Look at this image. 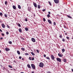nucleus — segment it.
<instances>
[{
    "label": "nucleus",
    "instance_id": "f257e3e1",
    "mask_svg": "<svg viewBox=\"0 0 73 73\" xmlns=\"http://www.w3.org/2000/svg\"><path fill=\"white\" fill-rule=\"evenodd\" d=\"M44 63L42 62H41L39 63V66L40 68H42L44 67Z\"/></svg>",
    "mask_w": 73,
    "mask_h": 73
},
{
    "label": "nucleus",
    "instance_id": "f03ea898",
    "mask_svg": "<svg viewBox=\"0 0 73 73\" xmlns=\"http://www.w3.org/2000/svg\"><path fill=\"white\" fill-rule=\"evenodd\" d=\"M31 67L33 69H36V67H35V65L33 64H31Z\"/></svg>",
    "mask_w": 73,
    "mask_h": 73
},
{
    "label": "nucleus",
    "instance_id": "7ed1b4c3",
    "mask_svg": "<svg viewBox=\"0 0 73 73\" xmlns=\"http://www.w3.org/2000/svg\"><path fill=\"white\" fill-rule=\"evenodd\" d=\"M56 60L59 62H61V59L60 58H56Z\"/></svg>",
    "mask_w": 73,
    "mask_h": 73
},
{
    "label": "nucleus",
    "instance_id": "20e7f679",
    "mask_svg": "<svg viewBox=\"0 0 73 73\" xmlns=\"http://www.w3.org/2000/svg\"><path fill=\"white\" fill-rule=\"evenodd\" d=\"M54 1L56 4H58L59 3V0H54Z\"/></svg>",
    "mask_w": 73,
    "mask_h": 73
},
{
    "label": "nucleus",
    "instance_id": "39448f33",
    "mask_svg": "<svg viewBox=\"0 0 73 73\" xmlns=\"http://www.w3.org/2000/svg\"><path fill=\"white\" fill-rule=\"evenodd\" d=\"M51 58L52 60H54V56L53 55H52L51 56Z\"/></svg>",
    "mask_w": 73,
    "mask_h": 73
},
{
    "label": "nucleus",
    "instance_id": "423d86ee",
    "mask_svg": "<svg viewBox=\"0 0 73 73\" xmlns=\"http://www.w3.org/2000/svg\"><path fill=\"white\" fill-rule=\"evenodd\" d=\"M5 50L6 51V52H8L9 50H10V49L8 48H5Z\"/></svg>",
    "mask_w": 73,
    "mask_h": 73
},
{
    "label": "nucleus",
    "instance_id": "0eeeda50",
    "mask_svg": "<svg viewBox=\"0 0 73 73\" xmlns=\"http://www.w3.org/2000/svg\"><path fill=\"white\" fill-rule=\"evenodd\" d=\"M31 40L33 42H36V40H35V39L34 38H31Z\"/></svg>",
    "mask_w": 73,
    "mask_h": 73
},
{
    "label": "nucleus",
    "instance_id": "6e6552de",
    "mask_svg": "<svg viewBox=\"0 0 73 73\" xmlns=\"http://www.w3.org/2000/svg\"><path fill=\"white\" fill-rule=\"evenodd\" d=\"M31 10H32L31 8L29 7H28V11H29V12H31Z\"/></svg>",
    "mask_w": 73,
    "mask_h": 73
},
{
    "label": "nucleus",
    "instance_id": "1a4fd4ad",
    "mask_svg": "<svg viewBox=\"0 0 73 73\" xmlns=\"http://www.w3.org/2000/svg\"><path fill=\"white\" fill-rule=\"evenodd\" d=\"M58 55L59 57H62L63 56L62 54H60V53H58Z\"/></svg>",
    "mask_w": 73,
    "mask_h": 73
},
{
    "label": "nucleus",
    "instance_id": "9d476101",
    "mask_svg": "<svg viewBox=\"0 0 73 73\" xmlns=\"http://www.w3.org/2000/svg\"><path fill=\"white\" fill-rule=\"evenodd\" d=\"M27 67L29 68L30 69H31L32 68H31V66H30V65L29 64H28L27 65Z\"/></svg>",
    "mask_w": 73,
    "mask_h": 73
},
{
    "label": "nucleus",
    "instance_id": "9b49d317",
    "mask_svg": "<svg viewBox=\"0 0 73 73\" xmlns=\"http://www.w3.org/2000/svg\"><path fill=\"white\" fill-rule=\"evenodd\" d=\"M2 27H3V28H5V25H4V24H3L2 25Z\"/></svg>",
    "mask_w": 73,
    "mask_h": 73
},
{
    "label": "nucleus",
    "instance_id": "f8f14e48",
    "mask_svg": "<svg viewBox=\"0 0 73 73\" xmlns=\"http://www.w3.org/2000/svg\"><path fill=\"white\" fill-rule=\"evenodd\" d=\"M33 5L35 8H37V4L36 3H34Z\"/></svg>",
    "mask_w": 73,
    "mask_h": 73
},
{
    "label": "nucleus",
    "instance_id": "ddd939ff",
    "mask_svg": "<svg viewBox=\"0 0 73 73\" xmlns=\"http://www.w3.org/2000/svg\"><path fill=\"white\" fill-rule=\"evenodd\" d=\"M48 22L49 23V24H52V22L50 20L48 19Z\"/></svg>",
    "mask_w": 73,
    "mask_h": 73
},
{
    "label": "nucleus",
    "instance_id": "4468645a",
    "mask_svg": "<svg viewBox=\"0 0 73 73\" xmlns=\"http://www.w3.org/2000/svg\"><path fill=\"white\" fill-rule=\"evenodd\" d=\"M21 49L22 51H25V48L23 47L21 48Z\"/></svg>",
    "mask_w": 73,
    "mask_h": 73
},
{
    "label": "nucleus",
    "instance_id": "2eb2a0df",
    "mask_svg": "<svg viewBox=\"0 0 73 73\" xmlns=\"http://www.w3.org/2000/svg\"><path fill=\"white\" fill-rule=\"evenodd\" d=\"M13 8L14 9H16V7H15V6H13Z\"/></svg>",
    "mask_w": 73,
    "mask_h": 73
},
{
    "label": "nucleus",
    "instance_id": "dca6fc26",
    "mask_svg": "<svg viewBox=\"0 0 73 73\" xmlns=\"http://www.w3.org/2000/svg\"><path fill=\"white\" fill-rule=\"evenodd\" d=\"M17 53H18V54H20V51L19 50L17 51Z\"/></svg>",
    "mask_w": 73,
    "mask_h": 73
},
{
    "label": "nucleus",
    "instance_id": "f3484780",
    "mask_svg": "<svg viewBox=\"0 0 73 73\" xmlns=\"http://www.w3.org/2000/svg\"><path fill=\"white\" fill-rule=\"evenodd\" d=\"M37 7H38V9H40L41 6H40V5H38L37 6Z\"/></svg>",
    "mask_w": 73,
    "mask_h": 73
},
{
    "label": "nucleus",
    "instance_id": "a211bd4d",
    "mask_svg": "<svg viewBox=\"0 0 73 73\" xmlns=\"http://www.w3.org/2000/svg\"><path fill=\"white\" fill-rule=\"evenodd\" d=\"M67 17L68 18H69V19H72V17H70V16L69 15H67Z\"/></svg>",
    "mask_w": 73,
    "mask_h": 73
},
{
    "label": "nucleus",
    "instance_id": "6ab92c4d",
    "mask_svg": "<svg viewBox=\"0 0 73 73\" xmlns=\"http://www.w3.org/2000/svg\"><path fill=\"white\" fill-rule=\"evenodd\" d=\"M31 54L33 55V56H35V53H33V52H31Z\"/></svg>",
    "mask_w": 73,
    "mask_h": 73
},
{
    "label": "nucleus",
    "instance_id": "aec40b11",
    "mask_svg": "<svg viewBox=\"0 0 73 73\" xmlns=\"http://www.w3.org/2000/svg\"><path fill=\"white\" fill-rule=\"evenodd\" d=\"M25 31H28V28H27V27L25 28Z\"/></svg>",
    "mask_w": 73,
    "mask_h": 73
},
{
    "label": "nucleus",
    "instance_id": "412c9836",
    "mask_svg": "<svg viewBox=\"0 0 73 73\" xmlns=\"http://www.w3.org/2000/svg\"><path fill=\"white\" fill-rule=\"evenodd\" d=\"M46 59H47V60H50V58H49V57L47 56V57H46Z\"/></svg>",
    "mask_w": 73,
    "mask_h": 73
},
{
    "label": "nucleus",
    "instance_id": "4be33fe9",
    "mask_svg": "<svg viewBox=\"0 0 73 73\" xmlns=\"http://www.w3.org/2000/svg\"><path fill=\"white\" fill-rule=\"evenodd\" d=\"M22 30L21 29V28H20L19 29V32H21V31H22Z\"/></svg>",
    "mask_w": 73,
    "mask_h": 73
},
{
    "label": "nucleus",
    "instance_id": "5701e85b",
    "mask_svg": "<svg viewBox=\"0 0 73 73\" xmlns=\"http://www.w3.org/2000/svg\"><path fill=\"white\" fill-rule=\"evenodd\" d=\"M63 61L64 62H66V59H64L63 60Z\"/></svg>",
    "mask_w": 73,
    "mask_h": 73
},
{
    "label": "nucleus",
    "instance_id": "b1692460",
    "mask_svg": "<svg viewBox=\"0 0 73 73\" xmlns=\"http://www.w3.org/2000/svg\"><path fill=\"white\" fill-rule=\"evenodd\" d=\"M18 8H19V9H21V6H20L19 5H18Z\"/></svg>",
    "mask_w": 73,
    "mask_h": 73
},
{
    "label": "nucleus",
    "instance_id": "393cba45",
    "mask_svg": "<svg viewBox=\"0 0 73 73\" xmlns=\"http://www.w3.org/2000/svg\"><path fill=\"white\" fill-rule=\"evenodd\" d=\"M17 25L18 26V27H21V25H20V24L19 23H18Z\"/></svg>",
    "mask_w": 73,
    "mask_h": 73
},
{
    "label": "nucleus",
    "instance_id": "a878e982",
    "mask_svg": "<svg viewBox=\"0 0 73 73\" xmlns=\"http://www.w3.org/2000/svg\"><path fill=\"white\" fill-rule=\"evenodd\" d=\"M62 50L63 52H65V49L63 48Z\"/></svg>",
    "mask_w": 73,
    "mask_h": 73
},
{
    "label": "nucleus",
    "instance_id": "bb28decb",
    "mask_svg": "<svg viewBox=\"0 0 73 73\" xmlns=\"http://www.w3.org/2000/svg\"><path fill=\"white\" fill-rule=\"evenodd\" d=\"M8 66L9 68H12V66H11L10 65H9Z\"/></svg>",
    "mask_w": 73,
    "mask_h": 73
},
{
    "label": "nucleus",
    "instance_id": "cd10ccee",
    "mask_svg": "<svg viewBox=\"0 0 73 73\" xmlns=\"http://www.w3.org/2000/svg\"><path fill=\"white\" fill-rule=\"evenodd\" d=\"M29 59L30 60H32V57H29Z\"/></svg>",
    "mask_w": 73,
    "mask_h": 73
},
{
    "label": "nucleus",
    "instance_id": "c85d7f7f",
    "mask_svg": "<svg viewBox=\"0 0 73 73\" xmlns=\"http://www.w3.org/2000/svg\"><path fill=\"white\" fill-rule=\"evenodd\" d=\"M25 54L26 55V56H28V55H29V54L26 53Z\"/></svg>",
    "mask_w": 73,
    "mask_h": 73
},
{
    "label": "nucleus",
    "instance_id": "c756f323",
    "mask_svg": "<svg viewBox=\"0 0 73 73\" xmlns=\"http://www.w3.org/2000/svg\"><path fill=\"white\" fill-rule=\"evenodd\" d=\"M64 28H66V29H67V27L65 25H64Z\"/></svg>",
    "mask_w": 73,
    "mask_h": 73
},
{
    "label": "nucleus",
    "instance_id": "7c9ffc66",
    "mask_svg": "<svg viewBox=\"0 0 73 73\" xmlns=\"http://www.w3.org/2000/svg\"><path fill=\"white\" fill-rule=\"evenodd\" d=\"M0 16H3V13H0Z\"/></svg>",
    "mask_w": 73,
    "mask_h": 73
},
{
    "label": "nucleus",
    "instance_id": "2f4dec72",
    "mask_svg": "<svg viewBox=\"0 0 73 73\" xmlns=\"http://www.w3.org/2000/svg\"><path fill=\"white\" fill-rule=\"evenodd\" d=\"M48 3H49V4H50V6H52V4H51V3H50V2L48 1Z\"/></svg>",
    "mask_w": 73,
    "mask_h": 73
},
{
    "label": "nucleus",
    "instance_id": "473e14b6",
    "mask_svg": "<svg viewBox=\"0 0 73 73\" xmlns=\"http://www.w3.org/2000/svg\"><path fill=\"white\" fill-rule=\"evenodd\" d=\"M9 43L10 44H12V42L11 41H10Z\"/></svg>",
    "mask_w": 73,
    "mask_h": 73
},
{
    "label": "nucleus",
    "instance_id": "72a5a7b5",
    "mask_svg": "<svg viewBox=\"0 0 73 73\" xmlns=\"http://www.w3.org/2000/svg\"><path fill=\"white\" fill-rule=\"evenodd\" d=\"M5 17L6 18L7 17V15L6 14H5Z\"/></svg>",
    "mask_w": 73,
    "mask_h": 73
},
{
    "label": "nucleus",
    "instance_id": "f704fd0d",
    "mask_svg": "<svg viewBox=\"0 0 73 73\" xmlns=\"http://www.w3.org/2000/svg\"><path fill=\"white\" fill-rule=\"evenodd\" d=\"M62 41H63V42H65V39H64V38H63V39H62Z\"/></svg>",
    "mask_w": 73,
    "mask_h": 73
},
{
    "label": "nucleus",
    "instance_id": "c9c22d12",
    "mask_svg": "<svg viewBox=\"0 0 73 73\" xmlns=\"http://www.w3.org/2000/svg\"><path fill=\"white\" fill-rule=\"evenodd\" d=\"M25 21H28V19H27V18H25Z\"/></svg>",
    "mask_w": 73,
    "mask_h": 73
},
{
    "label": "nucleus",
    "instance_id": "e433bc0d",
    "mask_svg": "<svg viewBox=\"0 0 73 73\" xmlns=\"http://www.w3.org/2000/svg\"><path fill=\"white\" fill-rule=\"evenodd\" d=\"M48 17H50V15L49 14H48L47 16Z\"/></svg>",
    "mask_w": 73,
    "mask_h": 73
},
{
    "label": "nucleus",
    "instance_id": "4c0bfd02",
    "mask_svg": "<svg viewBox=\"0 0 73 73\" xmlns=\"http://www.w3.org/2000/svg\"><path fill=\"white\" fill-rule=\"evenodd\" d=\"M5 5H7V1H5Z\"/></svg>",
    "mask_w": 73,
    "mask_h": 73
},
{
    "label": "nucleus",
    "instance_id": "58836bf2",
    "mask_svg": "<svg viewBox=\"0 0 73 73\" xmlns=\"http://www.w3.org/2000/svg\"><path fill=\"white\" fill-rule=\"evenodd\" d=\"M59 37H60V38H62V35H60V36H59Z\"/></svg>",
    "mask_w": 73,
    "mask_h": 73
},
{
    "label": "nucleus",
    "instance_id": "ea45409f",
    "mask_svg": "<svg viewBox=\"0 0 73 73\" xmlns=\"http://www.w3.org/2000/svg\"><path fill=\"white\" fill-rule=\"evenodd\" d=\"M66 38H67V39H68V40H69V37H68V36H67L66 37Z\"/></svg>",
    "mask_w": 73,
    "mask_h": 73
},
{
    "label": "nucleus",
    "instance_id": "a19ab883",
    "mask_svg": "<svg viewBox=\"0 0 73 73\" xmlns=\"http://www.w3.org/2000/svg\"><path fill=\"white\" fill-rule=\"evenodd\" d=\"M43 20L44 21H46V20H45V19L44 18H43Z\"/></svg>",
    "mask_w": 73,
    "mask_h": 73
},
{
    "label": "nucleus",
    "instance_id": "79ce46f5",
    "mask_svg": "<svg viewBox=\"0 0 73 73\" xmlns=\"http://www.w3.org/2000/svg\"><path fill=\"white\" fill-rule=\"evenodd\" d=\"M35 60V58L34 57H33L32 59H31V60Z\"/></svg>",
    "mask_w": 73,
    "mask_h": 73
},
{
    "label": "nucleus",
    "instance_id": "37998d69",
    "mask_svg": "<svg viewBox=\"0 0 73 73\" xmlns=\"http://www.w3.org/2000/svg\"><path fill=\"white\" fill-rule=\"evenodd\" d=\"M36 52H37V53H39V51L38 50H36Z\"/></svg>",
    "mask_w": 73,
    "mask_h": 73
},
{
    "label": "nucleus",
    "instance_id": "c03bdc74",
    "mask_svg": "<svg viewBox=\"0 0 73 73\" xmlns=\"http://www.w3.org/2000/svg\"><path fill=\"white\" fill-rule=\"evenodd\" d=\"M56 23L54 22V25H56Z\"/></svg>",
    "mask_w": 73,
    "mask_h": 73
},
{
    "label": "nucleus",
    "instance_id": "a18cd8bd",
    "mask_svg": "<svg viewBox=\"0 0 73 73\" xmlns=\"http://www.w3.org/2000/svg\"><path fill=\"white\" fill-rule=\"evenodd\" d=\"M6 34L7 35H9V33L8 32H6Z\"/></svg>",
    "mask_w": 73,
    "mask_h": 73
},
{
    "label": "nucleus",
    "instance_id": "49530a36",
    "mask_svg": "<svg viewBox=\"0 0 73 73\" xmlns=\"http://www.w3.org/2000/svg\"><path fill=\"white\" fill-rule=\"evenodd\" d=\"M45 11V9H43L42 10L43 12H44Z\"/></svg>",
    "mask_w": 73,
    "mask_h": 73
},
{
    "label": "nucleus",
    "instance_id": "de8ad7c7",
    "mask_svg": "<svg viewBox=\"0 0 73 73\" xmlns=\"http://www.w3.org/2000/svg\"><path fill=\"white\" fill-rule=\"evenodd\" d=\"M19 59H21V56H20L19 57Z\"/></svg>",
    "mask_w": 73,
    "mask_h": 73
},
{
    "label": "nucleus",
    "instance_id": "09e8293b",
    "mask_svg": "<svg viewBox=\"0 0 73 73\" xmlns=\"http://www.w3.org/2000/svg\"><path fill=\"white\" fill-rule=\"evenodd\" d=\"M44 57H46V55H45V54H44Z\"/></svg>",
    "mask_w": 73,
    "mask_h": 73
},
{
    "label": "nucleus",
    "instance_id": "8fccbe9b",
    "mask_svg": "<svg viewBox=\"0 0 73 73\" xmlns=\"http://www.w3.org/2000/svg\"><path fill=\"white\" fill-rule=\"evenodd\" d=\"M47 73H51V72L49 71H48L47 72Z\"/></svg>",
    "mask_w": 73,
    "mask_h": 73
},
{
    "label": "nucleus",
    "instance_id": "3c124183",
    "mask_svg": "<svg viewBox=\"0 0 73 73\" xmlns=\"http://www.w3.org/2000/svg\"><path fill=\"white\" fill-rule=\"evenodd\" d=\"M0 39H1V40H3V37L1 38Z\"/></svg>",
    "mask_w": 73,
    "mask_h": 73
},
{
    "label": "nucleus",
    "instance_id": "603ef678",
    "mask_svg": "<svg viewBox=\"0 0 73 73\" xmlns=\"http://www.w3.org/2000/svg\"><path fill=\"white\" fill-rule=\"evenodd\" d=\"M2 36H4V34L3 33H1Z\"/></svg>",
    "mask_w": 73,
    "mask_h": 73
},
{
    "label": "nucleus",
    "instance_id": "864d4df0",
    "mask_svg": "<svg viewBox=\"0 0 73 73\" xmlns=\"http://www.w3.org/2000/svg\"><path fill=\"white\" fill-rule=\"evenodd\" d=\"M48 13L49 15H50V12H48Z\"/></svg>",
    "mask_w": 73,
    "mask_h": 73
},
{
    "label": "nucleus",
    "instance_id": "5fc2aeb1",
    "mask_svg": "<svg viewBox=\"0 0 73 73\" xmlns=\"http://www.w3.org/2000/svg\"><path fill=\"white\" fill-rule=\"evenodd\" d=\"M13 70H14V71H15V70H15V69H14L13 68Z\"/></svg>",
    "mask_w": 73,
    "mask_h": 73
},
{
    "label": "nucleus",
    "instance_id": "6e6d98bb",
    "mask_svg": "<svg viewBox=\"0 0 73 73\" xmlns=\"http://www.w3.org/2000/svg\"><path fill=\"white\" fill-rule=\"evenodd\" d=\"M13 62H15V63H16V61H15V60H14Z\"/></svg>",
    "mask_w": 73,
    "mask_h": 73
},
{
    "label": "nucleus",
    "instance_id": "4d7b16f0",
    "mask_svg": "<svg viewBox=\"0 0 73 73\" xmlns=\"http://www.w3.org/2000/svg\"><path fill=\"white\" fill-rule=\"evenodd\" d=\"M0 31L1 32H3L2 30H1V29H0Z\"/></svg>",
    "mask_w": 73,
    "mask_h": 73
},
{
    "label": "nucleus",
    "instance_id": "13d9d810",
    "mask_svg": "<svg viewBox=\"0 0 73 73\" xmlns=\"http://www.w3.org/2000/svg\"><path fill=\"white\" fill-rule=\"evenodd\" d=\"M22 60H23V61H24V59L23 58H22Z\"/></svg>",
    "mask_w": 73,
    "mask_h": 73
},
{
    "label": "nucleus",
    "instance_id": "bf43d9fd",
    "mask_svg": "<svg viewBox=\"0 0 73 73\" xmlns=\"http://www.w3.org/2000/svg\"><path fill=\"white\" fill-rule=\"evenodd\" d=\"M31 73H35V72L34 71H33Z\"/></svg>",
    "mask_w": 73,
    "mask_h": 73
},
{
    "label": "nucleus",
    "instance_id": "052dcab7",
    "mask_svg": "<svg viewBox=\"0 0 73 73\" xmlns=\"http://www.w3.org/2000/svg\"><path fill=\"white\" fill-rule=\"evenodd\" d=\"M72 72H73V69H72Z\"/></svg>",
    "mask_w": 73,
    "mask_h": 73
},
{
    "label": "nucleus",
    "instance_id": "680f3d73",
    "mask_svg": "<svg viewBox=\"0 0 73 73\" xmlns=\"http://www.w3.org/2000/svg\"><path fill=\"white\" fill-rule=\"evenodd\" d=\"M65 35H67V33H65Z\"/></svg>",
    "mask_w": 73,
    "mask_h": 73
},
{
    "label": "nucleus",
    "instance_id": "e2e57ef3",
    "mask_svg": "<svg viewBox=\"0 0 73 73\" xmlns=\"http://www.w3.org/2000/svg\"><path fill=\"white\" fill-rule=\"evenodd\" d=\"M7 28H9V26H7Z\"/></svg>",
    "mask_w": 73,
    "mask_h": 73
},
{
    "label": "nucleus",
    "instance_id": "0e129e2a",
    "mask_svg": "<svg viewBox=\"0 0 73 73\" xmlns=\"http://www.w3.org/2000/svg\"><path fill=\"white\" fill-rule=\"evenodd\" d=\"M0 53H1V50H0Z\"/></svg>",
    "mask_w": 73,
    "mask_h": 73
},
{
    "label": "nucleus",
    "instance_id": "69168bd1",
    "mask_svg": "<svg viewBox=\"0 0 73 73\" xmlns=\"http://www.w3.org/2000/svg\"><path fill=\"white\" fill-rule=\"evenodd\" d=\"M11 70H13V69H10Z\"/></svg>",
    "mask_w": 73,
    "mask_h": 73
},
{
    "label": "nucleus",
    "instance_id": "338daca9",
    "mask_svg": "<svg viewBox=\"0 0 73 73\" xmlns=\"http://www.w3.org/2000/svg\"><path fill=\"white\" fill-rule=\"evenodd\" d=\"M21 73H24V72H21Z\"/></svg>",
    "mask_w": 73,
    "mask_h": 73
},
{
    "label": "nucleus",
    "instance_id": "774afa93",
    "mask_svg": "<svg viewBox=\"0 0 73 73\" xmlns=\"http://www.w3.org/2000/svg\"><path fill=\"white\" fill-rule=\"evenodd\" d=\"M72 38V39H73V37Z\"/></svg>",
    "mask_w": 73,
    "mask_h": 73
}]
</instances>
